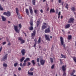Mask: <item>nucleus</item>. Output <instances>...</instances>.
Segmentation results:
<instances>
[{"instance_id": "f257e3e1", "label": "nucleus", "mask_w": 76, "mask_h": 76, "mask_svg": "<svg viewBox=\"0 0 76 76\" xmlns=\"http://www.w3.org/2000/svg\"><path fill=\"white\" fill-rule=\"evenodd\" d=\"M60 39L61 45H63L64 50H66V47L65 46V44H64V41H63V37H61Z\"/></svg>"}, {"instance_id": "f03ea898", "label": "nucleus", "mask_w": 76, "mask_h": 76, "mask_svg": "<svg viewBox=\"0 0 76 76\" xmlns=\"http://www.w3.org/2000/svg\"><path fill=\"white\" fill-rule=\"evenodd\" d=\"M29 23L30 25V26H31L28 29L29 30H30V31H32V30H33V29H34L33 28V26H33V20L32 19L30 20V21L29 22Z\"/></svg>"}, {"instance_id": "7ed1b4c3", "label": "nucleus", "mask_w": 76, "mask_h": 76, "mask_svg": "<svg viewBox=\"0 0 76 76\" xmlns=\"http://www.w3.org/2000/svg\"><path fill=\"white\" fill-rule=\"evenodd\" d=\"M4 15H6L8 17H9L11 15V13H10V12L9 11H8L7 12H4L3 13Z\"/></svg>"}, {"instance_id": "20e7f679", "label": "nucleus", "mask_w": 76, "mask_h": 76, "mask_svg": "<svg viewBox=\"0 0 76 76\" xmlns=\"http://www.w3.org/2000/svg\"><path fill=\"white\" fill-rule=\"evenodd\" d=\"M45 32L46 34H48L50 32V26H49L48 28H46V29H45Z\"/></svg>"}, {"instance_id": "39448f33", "label": "nucleus", "mask_w": 76, "mask_h": 76, "mask_svg": "<svg viewBox=\"0 0 76 76\" xmlns=\"http://www.w3.org/2000/svg\"><path fill=\"white\" fill-rule=\"evenodd\" d=\"M45 37L46 40L49 41H50V36H49V35L45 34Z\"/></svg>"}, {"instance_id": "423d86ee", "label": "nucleus", "mask_w": 76, "mask_h": 76, "mask_svg": "<svg viewBox=\"0 0 76 76\" xmlns=\"http://www.w3.org/2000/svg\"><path fill=\"white\" fill-rule=\"evenodd\" d=\"M14 28L16 32H18V33H19V30L18 29V26H14Z\"/></svg>"}, {"instance_id": "0eeeda50", "label": "nucleus", "mask_w": 76, "mask_h": 76, "mask_svg": "<svg viewBox=\"0 0 76 76\" xmlns=\"http://www.w3.org/2000/svg\"><path fill=\"white\" fill-rule=\"evenodd\" d=\"M36 34V32L35 31V30H34L33 31V33L31 34V39H34V37L35 36V34Z\"/></svg>"}, {"instance_id": "6e6552de", "label": "nucleus", "mask_w": 76, "mask_h": 76, "mask_svg": "<svg viewBox=\"0 0 76 76\" xmlns=\"http://www.w3.org/2000/svg\"><path fill=\"white\" fill-rule=\"evenodd\" d=\"M40 62V63L41 65H42V66H44V64H45V61L42 59H41Z\"/></svg>"}, {"instance_id": "1a4fd4ad", "label": "nucleus", "mask_w": 76, "mask_h": 76, "mask_svg": "<svg viewBox=\"0 0 76 76\" xmlns=\"http://www.w3.org/2000/svg\"><path fill=\"white\" fill-rule=\"evenodd\" d=\"M74 20V18H70L68 21V23H73Z\"/></svg>"}, {"instance_id": "9d476101", "label": "nucleus", "mask_w": 76, "mask_h": 76, "mask_svg": "<svg viewBox=\"0 0 76 76\" xmlns=\"http://www.w3.org/2000/svg\"><path fill=\"white\" fill-rule=\"evenodd\" d=\"M21 53L23 56H24V55H25V49H23L21 50Z\"/></svg>"}, {"instance_id": "9b49d317", "label": "nucleus", "mask_w": 76, "mask_h": 76, "mask_svg": "<svg viewBox=\"0 0 76 76\" xmlns=\"http://www.w3.org/2000/svg\"><path fill=\"white\" fill-rule=\"evenodd\" d=\"M7 54H6L5 56H4V57L2 58V60H3V61H5V60L7 59Z\"/></svg>"}, {"instance_id": "f8f14e48", "label": "nucleus", "mask_w": 76, "mask_h": 76, "mask_svg": "<svg viewBox=\"0 0 76 76\" xmlns=\"http://www.w3.org/2000/svg\"><path fill=\"white\" fill-rule=\"evenodd\" d=\"M29 8L30 13L31 14H32L33 13V11L32 10V7L30 6H29Z\"/></svg>"}, {"instance_id": "ddd939ff", "label": "nucleus", "mask_w": 76, "mask_h": 76, "mask_svg": "<svg viewBox=\"0 0 76 76\" xmlns=\"http://www.w3.org/2000/svg\"><path fill=\"white\" fill-rule=\"evenodd\" d=\"M66 66H64V65H63L62 67V70L64 71V72H65V70H66Z\"/></svg>"}, {"instance_id": "4468645a", "label": "nucleus", "mask_w": 76, "mask_h": 76, "mask_svg": "<svg viewBox=\"0 0 76 76\" xmlns=\"http://www.w3.org/2000/svg\"><path fill=\"white\" fill-rule=\"evenodd\" d=\"M28 74L29 75H30V76H33L34 75V73L33 72H30L28 71Z\"/></svg>"}, {"instance_id": "2eb2a0df", "label": "nucleus", "mask_w": 76, "mask_h": 76, "mask_svg": "<svg viewBox=\"0 0 76 76\" xmlns=\"http://www.w3.org/2000/svg\"><path fill=\"white\" fill-rule=\"evenodd\" d=\"M2 19L3 21H6V18L4 17V16H1Z\"/></svg>"}, {"instance_id": "dca6fc26", "label": "nucleus", "mask_w": 76, "mask_h": 76, "mask_svg": "<svg viewBox=\"0 0 76 76\" xmlns=\"http://www.w3.org/2000/svg\"><path fill=\"white\" fill-rule=\"evenodd\" d=\"M70 24H68L66 25L65 28L66 29H67L70 28Z\"/></svg>"}, {"instance_id": "f3484780", "label": "nucleus", "mask_w": 76, "mask_h": 76, "mask_svg": "<svg viewBox=\"0 0 76 76\" xmlns=\"http://www.w3.org/2000/svg\"><path fill=\"white\" fill-rule=\"evenodd\" d=\"M26 12L28 15H29V10H28V9H26Z\"/></svg>"}, {"instance_id": "a211bd4d", "label": "nucleus", "mask_w": 76, "mask_h": 76, "mask_svg": "<svg viewBox=\"0 0 76 76\" xmlns=\"http://www.w3.org/2000/svg\"><path fill=\"white\" fill-rule=\"evenodd\" d=\"M25 57H22V58H21L20 59V62H22V61H23V60H25Z\"/></svg>"}, {"instance_id": "6ab92c4d", "label": "nucleus", "mask_w": 76, "mask_h": 76, "mask_svg": "<svg viewBox=\"0 0 76 76\" xmlns=\"http://www.w3.org/2000/svg\"><path fill=\"white\" fill-rule=\"evenodd\" d=\"M75 70H73V72L70 73L71 76H73L74 75V73H75Z\"/></svg>"}, {"instance_id": "aec40b11", "label": "nucleus", "mask_w": 76, "mask_h": 76, "mask_svg": "<svg viewBox=\"0 0 76 76\" xmlns=\"http://www.w3.org/2000/svg\"><path fill=\"white\" fill-rule=\"evenodd\" d=\"M50 13H54L55 12V10H54V9H51L50 11Z\"/></svg>"}, {"instance_id": "412c9836", "label": "nucleus", "mask_w": 76, "mask_h": 76, "mask_svg": "<svg viewBox=\"0 0 76 76\" xmlns=\"http://www.w3.org/2000/svg\"><path fill=\"white\" fill-rule=\"evenodd\" d=\"M45 28H47V26H45L43 25L42 26V29H45Z\"/></svg>"}, {"instance_id": "4be33fe9", "label": "nucleus", "mask_w": 76, "mask_h": 76, "mask_svg": "<svg viewBox=\"0 0 76 76\" xmlns=\"http://www.w3.org/2000/svg\"><path fill=\"white\" fill-rule=\"evenodd\" d=\"M41 38L40 37H39V39L38 40L39 44V43H40V42L41 41Z\"/></svg>"}, {"instance_id": "5701e85b", "label": "nucleus", "mask_w": 76, "mask_h": 76, "mask_svg": "<svg viewBox=\"0 0 76 76\" xmlns=\"http://www.w3.org/2000/svg\"><path fill=\"white\" fill-rule=\"evenodd\" d=\"M0 10L2 11H3V10H4V9H3V8L2 7V6H1V4H0Z\"/></svg>"}, {"instance_id": "b1692460", "label": "nucleus", "mask_w": 76, "mask_h": 76, "mask_svg": "<svg viewBox=\"0 0 76 76\" xmlns=\"http://www.w3.org/2000/svg\"><path fill=\"white\" fill-rule=\"evenodd\" d=\"M26 62H25V61H24V63L23 64V66H26Z\"/></svg>"}, {"instance_id": "393cba45", "label": "nucleus", "mask_w": 76, "mask_h": 76, "mask_svg": "<svg viewBox=\"0 0 76 76\" xmlns=\"http://www.w3.org/2000/svg\"><path fill=\"white\" fill-rule=\"evenodd\" d=\"M32 3L34 6L35 5V0H32Z\"/></svg>"}, {"instance_id": "a878e982", "label": "nucleus", "mask_w": 76, "mask_h": 76, "mask_svg": "<svg viewBox=\"0 0 76 76\" xmlns=\"http://www.w3.org/2000/svg\"><path fill=\"white\" fill-rule=\"evenodd\" d=\"M30 60V58H26V60H24L25 62H27V61H28V60Z\"/></svg>"}, {"instance_id": "bb28decb", "label": "nucleus", "mask_w": 76, "mask_h": 76, "mask_svg": "<svg viewBox=\"0 0 76 76\" xmlns=\"http://www.w3.org/2000/svg\"><path fill=\"white\" fill-rule=\"evenodd\" d=\"M39 21H37V27H38V26H39Z\"/></svg>"}, {"instance_id": "cd10ccee", "label": "nucleus", "mask_w": 76, "mask_h": 76, "mask_svg": "<svg viewBox=\"0 0 76 76\" xmlns=\"http://www.w3.org/2000/svg\"><path fill=\"white\" fill-rule=\"evenodd\" d=\"M61 56H62V57H61V58H66V56L63 54H61Z\"/></svg>"}, {"instance_id": "c85d7f7f", "label": "nucleus", "mask_w": 76, "mask_h": 76, "mask_svg": "<svg viewBox=\"0 0 76 76\" xmlns=\"http://www.w3.org/2000/svg\"><path fill=\"white\" fill-rule=\"evenodd\" d=\"M21 41V44H23L24 43H25V40L23 39Z\"/></svg>"}, {"instance_id": "c756f323", "label": "nucleus", "mask_w": 76, "mask_h": 76, "mask_svg": "<svg viewBox=\"0 0 76 76\" xmlns=\"http://www.w3.org/2000/svg\"><path fill=\"white\" fill-rule=\"evenodd\" d=\"M71 10L73 11H75L76 10V8H75V7H73L71 8Z\"/></svg>"}, {"instance_id": "7c9ffc66", "label": "nucleus", "mask_w": 76, "mask_h": 76, "mask_svg": "<svg viewBox=\"0 0 76 76\" xmlns=\"http://www.w3.org/2000/svg\"><path fill=\"white\" fill-rule=\"evenodd\" d=\"M50 58V61H51V63H53V59L51 58Z\"/></svg>"}, {"instance_id": "2f4dec72", "label": "nucleus", "mask_w": 76, "mask_h": 76, "mask_svg": "<svg viewBox=\"0 0 76 76\" xmlns=\"http://www.w3.org/2000/svg\"><path fill=\"white\" fill-rule=\"evenodd\" d=\"M31 62L33 64V65H35V61H34V60H32L31 61Z\"/></svg>"}, {"instance_id": "473e14b6", "label": "nucleus", "mask_w": 76, "mask_h": 76, "mask_svg": "<svg viewBox=\"0 0 76 76\" xmlns=\"http://www.w3.org/2000/svg\"><path fill=\"white\" fill-rule=\"evenodd\" d=\"M71 38H72V36L69 35L68 36V40H70V39H71Z\"/></svg>"}, {"instance_id": "72a5a7b5", "label": "nucleus", "mask_w": 76, "mask_h": 76, "mask_svg": "<svg viewBox=\"0 0 76 76\" xmlns=\"http://www.w3.org/2000/svg\"><path fill=\"white\" fill-rule=\"evenodd\" d=\"M73 60H74L75 62V63H76V57H74L73 58Z\"/></svg>"}, {"instance_id": "f704fd0d", "label": "nucleus", "mask_w": 76, "mask_h": 76, "mask_svg": "<svg viewBox=\"0 0 76 76\" xmlns=\"http://www.w3.org/2000/svg\"><path fill=\"white\" fill-rule=\"evenodd\" d=\"M18 63L17 62L16 63H15L14 64V66L15 67H16L17 66V65H18Z\"/></svg>"}, {"instance_id": "c9c22d12", "label": "nucleus", "mask_w": 76, "mask_h": 76, "mask_svg": "<svg viewBox=\"0 0 76 76\" xmlns=\"http://www.w3.org/2000/svg\"><path fill=\"white\" fill-rule=\"evenodd\" d=\"M22 39V37H18V40L20 41H21L23 40Z\"/></svg>"}, {"instance_id": "e433bc0d", "label": "nucleus", "mask_w": 76, "mask_h": 76, "mask_svg": "<svg viewBox=\"0 0 76 76\" xmlns=\"http://www.w3.org/2000/svg\"><path fill=\"white\" fill-rule=\"evenodd\" d=\"M16 13H18V12H19V10H18V8H16Z\"/></svg>"}, {"instance_id": "4c0bfd02", "label": "nucleus", "mask_w": 76, "mask_h": 76, "mask_svg": "<svg viewBox=\"0 0 76 76\" xmlns=\"http://www.w3.org/2000/svg\"><path fill=\"white\" fill-rule=\"evenodd\" d=\"M3 66L4 67H7V64H3Z\"/></svg>"}, {"instance_id": "58836bf2", "label": "nucleus", "mask_w": 76, "mask_h": 76, "mask_svg": "<svg viewBox=\"0 0 76 76\" xmlns=\"http://www.w3.org/2000/svg\"><path fill=\"white\" fill-rule=\"evenodd\" d=\"M54 66H55V64H53V65L52 66L51 68L52 69H54Z\"/></svg>"}, {"instance_id": "ea45409f", "label": "nucleus", "mask_w": 76, "mask_h": 76, "mask_svg": "<svg viewBox=\"0 0 76 76\" xmlns=\"http://www.w3.org/2000/svg\"><path fill=\"white\" fill-rule=\"evenodd\" d=\"M34 13H36V14H37V12H38V10H34Z\"/></svg>"}, {"instance_id": "a19ab883", "label": "nucleus", "mask_w": 76, "mask_h": 76, "mask_svg": "<svg viewBox=\"0 0 76 76\" xmlns=\"http://www.w3.org/2000/svg\"><path fill=\"white\" fill-rule=\"evenodd\" d=\"M66 73L65 72V71H64V73L63 74V76H66Z\"/></svg>"}, {"instance_id": "79ce46f5", "label": "nucleus", "mask_w": 76, "mask_h": 76, "mask_svg": "<svg viewBox=\"0 0 76 76\" xmlns=\"http://www.w3.org/2000/svg\"><path fill=\"white\" fill-rule=\"evenodd\" d=\"M37 63H39V58H37Z\"/></svg>"}, {"instance_id": "37998d69", "label": "nucleus", "mask_w": 76, "mask_h": 76, "mask_svg": "<svg viewBox=\"0 0 76 76\" xmlns=\"http://www.w3.org/2000/svg\"><path fill=\"white\" fill-rule=\"evenodd\" d=\"M66 8L67 9H68V4H66V6H65Z\"/></svg>"}, {"instance_id": "c03bdc74", "label": "nucleus", "mask_w": 76, "mask_h": 76, "mask_svg": "<svg viewBox=\"0 0 76 76\" xmlns=\"http://www.w3.org/2000/svg\"><path fill=\"white\" fill-rule=\"evenodd\" d=\"M20 28H22V25L20 24H19L18 26Z\"/></svg>"}, {"instance_id": "a18cd8bd", "label": "nucleus", "mask_w": 76, "mask_h": 76, "mask_svg": "<svg viewBox=\"0 0 76 76\" xmlns=\"http://www.w3.org/2000/svg\"><path fill=\"white\" fill-rule=\"evenodd\" d=\"M60 62V64H63V62H62V61H61V59H60L59 60Z\"/></svg>"}, {"instance_id": "49530a36", "label": "nucleus", "mask_w": 76, "mask_h": 76, "mask_svg": "<svg viewBox=\"0 0 76 76\" xmlns=\"http://www.w3.org/2000/svg\"><path fill=\"white\" fill-rule=\"evenodd\" d=\"M58 13V10L57 9L56 10V13L57 14Z\"/></svg>"}, {"instance_id": "de8ad7c7", "label": "nucleus", "mask_w": 76, "mask_h": 76, "mask_svg": "<svg viewBox=\"0 0 76 76\" xmlns=\"http://www.w3.org/2000/svg\"><path fill=\"white\" fill-rule=\"evenodd\" d=\"M6 44V42H4L2 43L3 45H5Z\"/></svg>"}, {"instance_id": "09e8293b", "label": "nucleus", "mask_w": 76, "mask_h": 76, "mask_svg": "<svg viewBox=\"0 0 76 76\" xmlns=\"http://www.w3.org/2000/svg\"><path fill=\"white\" fill-rule=\"evenodd\" d=\"M17 14V15H18V16H20V13L19 12H16Z\"/></svg>"}, {"instance_id": "8fccbe9b", "label": "nucleus", "mask_w": 76, "mask_h": 76, "mask_svg": "<svg viewBox=\"0 0 76 76\" xmlns=\"http://www.w3.org/2000/svg\"><path fill=\"white\" fill-rule=\"evenodd\" d=\"M18 18H19V19H22V16L19 15L18 16Z\"/></svg>"}, {"instance_id": "3c124183", "label": "nucleus", "mask_w": 76, "mask_h": 76, "mask_svg": "<svg viewBox=\"0 0 76 76\" xmlns=\"http://www.w3.org/2000/svg\"><path fill=\"white\" fill-rule=\"evenodd\" d=\"M28 66H30V65H31V63L29 62H28Z\"/></svg>"}, {"instance_id": "603ef678", "label": "nucleus", "mask_w": 76, "mask_h": 76, "mask_svg": "<svg viewBox=\"0 0 76 76\" xmlns=\"http://www.w3.org/2000/svg\"><path fill=\"white\" fill-rule=\"evenodd\" d=\"M61 15V12H59V13H58V15H59V16H60V15Z\"/></svg>"}, {"instance_id": "864d4df0", "label": "nucleus", "mask_w": 76, "mask_h": 76, "mask_svg": "<svg viewBox=\"0 0 76 76\" xmlns=\"http://www.w3.org/2000/svg\"><path fill=\"white\" fill-rule=\"evenodd\" d=\"M61 0H58L59 3H61Z\"/></svg>"}, {"instance_id": "5fc2aeb1", "label": "nucleus", "mask_w": 76, "mask_h": 76, "mask_svg": "<svg viewBox=\"0 0 76 76\" xmlns=\"http://www.w3.org/2000/svg\"><path fill=\"white\" fill-rule=\"evenodd\" d=\"M30 70L31 71H33V70H34V69L33 68H31Z\"/></svg>"}, {"instance_id": "6e6d98bb", "label": "nucleus", "mask_w": 76, "mask_h": 76, "mask_svg": "<svg viewBox=\"0 0 76 76\" xmlns=\"http://www.w3.org/2000/svg\"><path fill=\"white\" fill-rule=\"evenodd\" d=\"M1 50H2V46H1L0 48V53L1 52Z\"/></svg>"}, {"instance_id": "4d7b16f0", "label": "nucleus", "mask_w": 76, "mask_h": 76, "mask_svg": "<svg viewBox=\"0 0 76 76\" xmlns=\"http://www.w3.org/2000/svg\"><path fill=\"white\" fill-rule=\"evenodd\" d=\"M7 42H9V39L7 38Z\"/></svg>"}, {"instance_id": "13d9d810", "label": "nucleus", "mask_w": 76, "mask_h": 76, "mask_svg": "<svg viewBox=\"0 0 76 76\" xmlns=\"http://www.w3.org/2000/svg\"><path fill=\"white\" fill-rule=\"evenodd\" d=\"M20 66H23L22 63H20Z\"/></svg>"}, {"instance_id": "bf43d9fd", "label": "nucleus", "mask_w": 76, "mask_h": 76, "mask_svg": "<svg viewBox=\"0 0 76 76\" xmlns=\"http://www.w3.org/2000/svg\"><path fill=\"white\" fill-rule=\"evenodd\" d=\"M52 50H54V47H53V46H52V47L51 48Z\"/></svg>"}, {"instance_id": "052dcab7", "label": "nucleus", "mask_w": 76, "mask_h": 76, "mask_svg": "<svg viewBox=\"0 0 76 76\" xmlns=\"http://www.w3.org/2000/svg\"><path fill=\"white\" fill-rule=\"evenodd\" d=\"M40 12L42 13H43V11L42 10H40Z\"/></svg>"}, {"instance_id": "680f3d73", "label": "nucleus", "mask_w": 76, "mask_h": 76, "mask_svg": "<svg viewBox=\"0 0 76 76\" xmlns=\"http://www.w3.org/2000/svg\"><path fill=\"white\" fill-rule=\"evenodd\" d=\"M37 39H34V41L35 42H37Z\"/></svg>"}, {"instance_id": "e2e57ef3", "label": "nucleus", "mask_w": 76, "mask_h": 76, "mask_svg": "<svg viewBox=\"0 0 76 76\" xmlns=\"http://www.w3.org/2000/svg\"><path fill=\"white\" fill-rule=\"evenodd\" d=\"M23 34H25V36H26V33H25L24 32H23Z\"/></svg>"}, {"instance_id": "0e129e2a", "label": "nucleus", "mask_w": 76, "mask_h": 76, "mask_svg": "<svg viewBox=\"0 0 76 76\" xmlns=\"http://www.w3.org/2000/svg\"><path fill=\"white\" fill-rule=\"evenodd\" d=\"M18 70H21V68L20 67H19L18 69Z\"/></svg>"}, {"instance_id": "69168bd1", "label": "nucleus", "mask_w": 76, "mask_h": 76, "mask_svg": "<svg viewBox=\"0 0 76 76\" xmlns=\"http://www.w3.org/2000/svg\"><path fill=\"white\" fill-rule=\"evenodd\" d=\"M11 45V44H10V43H9L8 44V45Z\"/></svg>"}, {"instance_id": "338daca9", "label": "nucleus", "mask_w": 76, "mask_h": 76, "mask_svg": "<svg viewBox=\"0 0 76 76\" xmlns=\"http://www.w3.org/2000/svg\"><path fill=\"white\" fill-rule=\"evenodd\" d=\"M36 46V44H34V46H33L34 47H35Z\"/></svg>"}, {"instance_id": "774afa93", "label": "nucleus", "mask_w": 76, "mask_h": 76, "mask_svg": "<svg viewBox=\"0 0 76 76\" xmlns=\"http://www.w3.org/2000/svg\"><path fill=\"white\" fill-rule=\"evenodd\" d=\"M44 25L45 26V25H47V23H44Z\"/></svg>"}]
</instances>
